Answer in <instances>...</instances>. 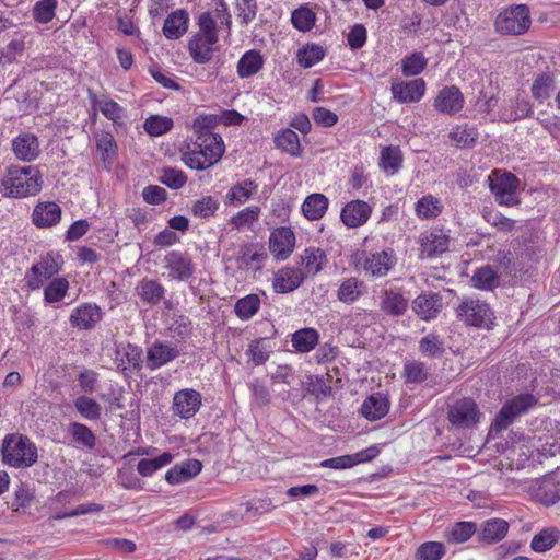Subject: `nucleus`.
<instances>
[{
    "label": "nucleus",
    "mask_w": 560,
    "mask_h": 560,
    "mask_svg": "<svg viewBox=\"0 0 560 560\" xmlns=\"http://www.w3.org/2000/svg\"><path fill=\"white\" fill-rule=\"evenodd\" d=\"M258 185L252 179H245L233 185L226 194V200L230 205L238 206L246 202L256 190Z\"/></svg>",
    "instance_id": "nucleus-38"
},
{
    "label": "nucleus",
    "mask_w": 560,
    "mask_h": 560,
    "mask_svg": "<svg viewBox=\"0 0 560 560\" xmlns=\"http://www.w3.org/2000/svg\"><path fill=\"white\" fill-rule=\"evenodd\" d=\"M537 402V398L529 393L520 394L506 400L491 423L489 433L497 435L506 430L516 418L526 413L532 407L536 406Z\"/></svg>",
    "instance_id": "nucleus-5"
},
{
    "label": "nucleus",
    "mask_w": 560,
    "mask_h": 560,
    "mask_svg": "<svg viewBox=\"0 0 560 560\" xmlns=\"http://www.w3.org/2000/svg\"><path fill=\"white\" fill-rule=\"evenodd\" d=\"M303 260L308 272L316 275L323 269L326 261V254L320 248H307L304 252Z\"/></svg>",
    "instance_id": "nucleus-59"
},
{
    "label": "nucleus",
    "mask_w": 560,
    "mask_h": 560,
    "mask_svg": "<svg viewBox=\"0 0 560 560\" xmlns=\"http://www.w3.org/2000/svg\"><path fill=\"white\" fill-rule=\"evenodd\" d=\"M471 281L478 289L491 290L499 285V276L491 266H485L475 271Z\"/></svg>",
    "instance_id": "nucleus-45"
},
{
    "label": "nucleus",
    "mask_w": 560,
    "mask_h": 560,
    "mask_svg": "<svg viewBox=\"0 0 560 560\" xmlns=\"http://www.w3.org/2000/svg\"><path fill=\"white\" fill-rule=\"evenodd\" d=\"M456 316L467 326L491 328L493 313L489 305L478 299L465 298L456 308Z\"/></svg>",
    "instance_id": "nucleus-7"
},
{
    "label": "nucleus",
    "mask_w": 560,
    "mask_h": 560,
    "mask_svg": "<svg viewBox=\"0 0 560 560\" xmlns=\"http://www.w3.org/2000/svg\"><path fill=\"white\" fill-rule=\"evenodd\" d=\"M319 335L314 328H303L292 336V345L299 352H310L318 342Z\"/></svg>",
    "instance_id": "nucleus-41"
},
{
    "label": "nucleus",
    "mask_w": 560,
    "mask_h": 560,
    "mask_svg": "<svg viewBox=\"0 0 560 560\" xmlns=\"http://www.w3.org/2000/svg\"><path fill=\"white\" fill-rule=\"evenodd\" d=\"M380 307L387 315L401 316L407 311L408 300L397 290H385Z\"/></svg>",
    "instance_id": "nucleus-31"
},
{
    "label": "nucleus",
    "mask_w": 560,
    "mask_h": 560,
    "mask_svg": "<svg viewBox=\"0 0 560 560\" xmlns=\"http://www.w3.org/2000/svg\"><path fill=\"white\" fill-rule=\"evenodd\" d=\"M372 213L371 206L363 200H352L345 205L340 218L348 228L363 225Z\"/></svg>",
    "instance_id": "nucleus-18"
},
{
    "label": "nucleus",
    "mask_w": 560,
    "mask_h": 560,
    "mask_svg": "<svg viewBox=\"0 0 560 560\" xmlns=\"http://www.w3.org/2000/svg\"><path fill=\"white\" fill-rule=\"evenodd\" d=\"M260 209L258 207H247L231 218L230 224L234 229H241L245 224H250L258 220Z\"/></svg>",
    "instance_id": "nucleus-63"
},
{
    "label": "nucleus",
    "mask_w": 560,
    "mask_h": 560,
    "mask_svg": "<svg viewBox=\"0 0 560 560\" xmlns=\"http://www.w3.org/2000/svg\"><path fill=\"white\" fill-rule=\"evenodd\" d=\"M159 180L171 189H179L186 184L187 176L182 170L165 166L161 170Z\"/></svg>",
    "instance_id": "nucleus-54"
},
{
    "label": "nucleus",
    "mask_w": 560,
    "mask_h": 560,
    "mask_svg": "<svg viewBox=\"0 0 560 560\" xmlns=\"http://www.w3.org/2000/svg\"><path fill=\"white\" fill-rule=\"evenodd\" d=\"M389 400L382 393H374L365 398L361 406V413L370 421H376L385 417L389 410Z\"/></svg>",
    "instance_id": "nucleus-21"
},
{
    "label": "nucleus",
    "mask_w": 560,
    "mask_h": 560,
    "mask_svg": "<svg viewBox=\"0 0 560 560\" xmlns=\"http://www.w3.org/2000/svg\"><path fill=\"white\" fill-rule=\"evenodd\" d=\"M68 433L72 442L80 448L91 451L96 445V436L93 431L80 422H71L68 425Z\"/></svg>",
    "instance_id": "nucleus-33"
},
{
    "label": "nucleus",
    "mask_w": 560,
    "mask_h": 560,
    "mask_svg": "<svg viewBox=\"0 0 560 560\" xmlns=\"http://www.w3.org/2000/svg\"><path fill=\"white\" fill-rule=\"evenodd\" d=\"M201 468L202 464L200 460L188 459L171 468L165 475V480L171 485H179L197 476Z\"/></svg>",
    "instance_id": "nucleus-22"
},
{
    "label": "nucleus",
    "mask_w": 560,
    "mask_h": 560,
    "mask_svg": "<svg viewBox=\"0 0 560 560\" xmlns=\"http://www.w3.org/2000/svg\"><path fill=\"white\" fill-rule=\"evenodd\" d=\"M199 31L188 42V51L192 60L203 65L212 59L213 46L219 40V27L211 12L198 16Z\"/></svg>",
    "instance_id": "nucleus-2"
},
{
    "label": "nucleus",
    "mask_w": 560,
    "mask_h": 560,
    "mask_svg": "<svg viewBox=\"0 0 560 560\" xmlns=\"http://www.w3.org/2000/svg\"><path fill=\"white\" fill-rule=\"evenodd\" d=\"M259 296L255 293H250L236 301L234 312L240 319L248 320L259 311Z\"/></svg>",
    "instance_id": "nucleus-42"
},
{
    "label": "nucleus",
    "mask_w": 560,
    "mask_h": 560,
    "mask_svg": "<svg viewBox=\"0 0 560 560\" xmlns=\"http://www.w3.org/2000/svg\"><path fill=\"white\" fill-rule=\"evenodd\" d=\"M221 118L215 114H201L192 124L194 132L197 137L206 138L207 136H220L214 133L212 130L219 125Z\"/></svg>",
    "instance_id": "nucleus-44"
},
{
    "label": "nucleus",
    "mask_w": 560,
    "mask_h": 560,
    "mask_svg": "<svg viewBox=\"0 0 560 560\" xmlns=\"http://www.w3.org/2000/svg\"><path fill=\"white\" fill-rule=\"evenodd\" d=\"M509 528V523L503 518L487 520L481 525L479 540L487 544L498 542L506 536Z\"/></svg>",
    "instance_id": "nucleus-29"
},
{
    "label": "nucleus",
    "mask_w": 560,
    "mask_h": 560,
    "mask_svg": "<svg viewBox=\"0 0 560 560\" xmlns=\"http://www.w3.org/2000/svg\"><path fill=\"white\" fill-rule=\"evenodd\" d=\"M555 89V80L550 74H540L538 75L532 85V94L533 97L542 103L545 100L549 98L551 92Z\"/></svg>",
    "instance_id": "nucleus-47"
},
{
    "label": "nucleus",
    "mask_w": 560,
    "mask_h": 560,
    "mask_svg": "<svg viewBox=\"0 0 560 560\" xmlns=\"http://www.w3.org/2000/svg\"><path fill=\"white\" fill-rule=\"evenodd\" d=\"M200 406V393L191 388H185L175 393L172 409L176 416L189 419L196 415Z\"/></svg>",
    "instance_id": "nucleus-13"
},
{
    "label": "nucleus",
    "mask_w": 560,
    "mask_h": 560,
    "mask_svg": "<svg viewBox=\"0 0 560 560\" xmlns=\"http://www.w3.org/2000/svg\"><path fill=\"white\" fill-rule=\"evenodd\" d=\"M428 59L420 51L406 56L401 60L402 74L406 77H413L421 73L427 67Z\"/></svg>",
    "instance_id": "nucleus-51"
},
{
    "label": "nucleus",
    "mask_w": 560,
    "mask_h": 560,
    "mask_svg": "<svg viewBox=\"0 0 560 560\" xmlns=\"http://www.w3.org/2000/svg\"><path fill=\"white\" fill-rule=\"evenodd\" d=\"M420 253L423 257H435L448 248V237L440 232H425L419 237Z\"/></svg>",
    "instance_id": "nucleus-20"
},
{
    "label": "nucleus",
    "mask_w": 560,
    "mask_h": 560,
    "mask_svg": "<svg viewBox=\"0 0 560 560\" xmlns=\"http://www.w3.org/2000/svg\"><path fill=\"white\" fill-rule=\"evenodd\" d=\"M560 538V532L556 527H548L536 534L530 542V547L536 552L550 550Z\"/></svg>",
    "instance_id": "nucleus-40"
},
{
    "label": "nucleus",
    "mask_w": 560,
    "mask_h": 560,
    "mask_svg": "<svg viewBox=\"0 0 560 560\" xmlns=\"http://www.w3.org/2000/svg\"><path fill=\"white\" fill-rule=\"evenodd\" d=\"M402 156L400 150L395 147H386L381 151V166L384 171L395 174L401 166Z\"/></svg>",
    "instance_id": "nucleus-55"
},
{
    "label": "nucleus",
    "mask_w": 560,
    "mask_h": 560,
    "mask_svg": "<svg viewBox=\"0 0 560 560\" xmlns=\"http://www.w3.org/2000/svg\"><path fill=\"white\" fill-rule=\"evenodd\" d=\"M60 256L47 253L39 261L34 264L26 273V283L31 290L39 289L47 279L60 271Z\"/></svg>",
    "instance_id": "nucleus-9"
},
{
    "label": "nucleus",
    "mask_w": 560,
    "mask_h": 560,
    "mask_svg": "<svg viewBox=\"0 0 560 560\" xmlns=\"http://www.w3.org/2000/svg\"><path fill=\"white\" fill-rule=\"evenodd\" d=\"M136 291L140 300L148 305H158L165 295V288L160 282L151 279L140 281Z\"/></svg>",
    "instance_id": "nucleus-32"
},
{
    "label": "nucleus",
    "mask_w": 560,
    "mask_h": 560,
    "mask_svg": "<svg viewBox=\"0 0 560 560\" xmlns=\"http://www.w3.org/2000/svg\"><path fill=\"white\" fill-rule=\"evenodd\" d=\"M366 292L364 281L357 277L345 279L337 290V298L345 304H353Z\"/></svg>",
    "instance_id": "nucleus-30"
},
{
    "label": "nucleus",
    "mask_w": 560,
    "mask_h": 560,
    "mask_svg": "<svg viewBox=\"0 0 560 560\" xmlns=\"http://www.w3.org/2000/svg\"><path fill=\"white\" fill-rule=\"evenodd\" d=\"M56 0H39L34 4L33 18L36 22L46 24L55 18Z\"/></svg>",
    "instance_id": "nucleus-58"
},
{
    "label": "nucleus",
    "mask_w": 560,
    "mask_h": 560,
    "mask_svg": "<svg viewBox=\"0 0 560 560\" xmlns=\"http://www.w3.org/2000/svg\"><path fill=\"white\" fill-rule=\"evenodd\" d=\"M325 57V49L317 44H307L300 48L296 54L298 62L307 69L319 62Z\"/></svg>",
    "instance_id": "nucleus-43"
},
{
    "label": "nucleus",
    "mask_w": 560,
    "mask_h": 560,
    "mask_svg": "<svg viewBox=\"0 0 560 560\" xmlns=\"http://www.w3.org/2000/svg\"><path fill=\"white\" fill-rule=\"evenodd\" d=\"M40 172L33 166L16 167L0 183V191L4 197L22 198L36 195L42 188Z\"/></svg>",
    "instance_id": "nucleus-3"
},
{
    "label": "nucleus",
    "mask_w": 560,
    "mask_h": 560,
    "mask_svg": "<svg viewBox=\"0 0 560 560\" xmlns=\"http://www.w3.org/2000/svg\"><path fill=\"white\" fill-rule=\"evenodd\" d=\"M143 127L150 136L159 137L172 129L173 120L165 116L152 115L145 119Z\"/></svg>",
    "instance_id": "nucleus-53"
},
{
    "label": "nucleus",
    "mask_w": 560,
    "mask_h": 560,
    "mask_svg": "<svg viewBox=\"0 0 560 560\" xmlns=\"http://www.w3.org/2000/svg\"><path fill=\"white\" fill-rule=\"evenodd\" d=\"M424 91L425 82L423 79L392 84L393 97L401 104L419 102L424 95Z\"/></svg>",
    "instance_id": "nucleus-16"
},
{
    "label": "nucleus",
    "mask_w": 560,
    "mask_h": 560,
    "mask_svg": "<svg viewBox=\"0 0 560 560\" xmlns=\"http://www.w3.org/2000/svg\"><path fill=\"white\" fill-rule=\"evenodd\" d=\"M520 180L512 173H504L490 183V190L495 201L503 206H514L520 202L516 195Z\"/></svg>",
    "instance_id": "nucleus-10"
},
{
    "label": "nucleus",
    "mask_w": 560,
    "mask_h": 560,
    "mask_svg": "<svg viewBox=\"0 0 560 560\" xmlns=\"http://www.w3.org/2000/svg\"><path fill=\"white\" fill-rule=\"evenodd\" d=\"M219 201L212 196H205L191 206V213L201 219L212 217L219 209Z\"/></svg>",
    "instance_id": "nucleus-56"
},
{
    "label": "nucleus",
    "mask_w": 560,
    "mask_h": 560,
    "mask_svg": "<svg viewBox=\"0 0 560 560\" xmlns=\"http://www.w3.org/2000/svg\"><path fill=\"white\" fill-rule=\"evenodd\" d=\"M463 105L464 96L460 90L455 85L443 88L434 101L435 109L442 114L448 115L458 113L463 108Z\"/></svg>",
    "instance_id": "nucleus-17"
},
{
    "label": "nucleus",
    "mask_w": 560,
    "mask_h": 560,
    "mask_svg": "<svg viewBox=\"0 0 560 560\" xmlns=\"http://www.w3.org/2000/svg\"><path fill=\"white\" fill-rule=\"evenodd\" d=\"M295 246L294 232L289 226H280L271 232L269 237V250L278 259H287Z\"/></svg>",
    "instance_id": "nucleus-12"
},
{
    "label": "nucleus",
    "mask_w": 560,
    "mask_h": 560,
    "mask_svg": "<svg viewBox=\"0 0 560 560\" xmlns=\"http://www.w3.org/2000/svg\"><path fill=\"white\" fill-rule=\"evenodd\" d=\"M315 21L316 14L307 7H300L291 15L293 26L301 32L310 31L314 26Z\"/></svg>",
    "instance_id": "nucleus-50"
},
{
    "label": "nucleus",
    "mask_w": 560,
    "mask_h": 560,
    "mask_svg": "<svg viewBox=\"0 0 560 560\" xmlns=\"http://www.w3.org/2000/svg\"><path fill=\"white\" fill-rule=\"evenodd\" d=\"M445 546L440 541H425L416 550L417 560H441L445 555Z\"/></svg>",
    "instance_id": "nucleus-48"
},
{
    "label": "nucleus",
    "mask_w": 560,
    "mask_h": 560,
    "mask_svg": "<svg viewBox=\"0 0 560 560\" xmlns=\"http://www.w3.org/2000/svg\"><path fill=\"white\" fill-rule=\"evenodd\" d=\"M477 530V526L472 522H458L450 532V540L454 542L467 541Z\"/></svg>",
    "instance_id": "nucleus-62"
},
{
    "label": "nucleus",
    "mask_w": 560,
    "mask_h": 560,
    "mask_svg": "<svg viewBox=\"0 0 560 560\" xmlns=\"http://www.w3.org/2000/svg\"><path fill=\"white\" fill-rule=\"evenodd\" d=\"M257 9L256 0H236L237 16L244 25H248L256 18Z\"/></svg>",
    "instance_id": "nucleus-64"
},
{
    "label": "nucleus",
    "mask_w": 560,
    "mask_h": 560,
    "mask_svg": "<svg viewBox=\"0 0 560 560\" xmlns=\"http://www.w3.org/2000/svg\"><path fill=\"white\" fill-rule=\"evenodd\" d=\"M165 268L170 270L168 276L178 281L188 280L194 273V266L190 257L180 252H170L164 257Z\"/></svg>",
    "instance_id": "nucleus-14"
},
{
    "label": "nucleus",
    "mask_w": 560,
    "mask_h": 560,
    "mask_svg": "<svg viewBox=\"0 0 560 560\" xmlns=\"http://www.w3.org/2000/svg\"><path fill=\"white\" fill-rule=\"evenodd\" d=\"M74 407L88 420H97L101 417L102 407L93 398L80 396L74 400Z\"/></svg>",
    "instance_id": "nucleus-52"
},
{
    "label": "nucleus",
    "mask_w": 560,
    "mask_h": 560,
    "mask_svg": "<svg viewBox=\"0 0 560 560\" xmlns=\"http://www.w3.org/2000/svg\"><path fill=\"white\" fill-rule=\"evenodd\" d=\"M61 218V209L55 202H44L37 205L32 214L33 223L38 228H49L56 225Z\"/></svg>",
    "instance_id": "nucleus-26"
},
{
    "label": "nucleus",
    "mask_w": 560,
    "mask_h": 560,
    "mask_svg": "<svg viewBox=\"0 0 560 560\" xmlns=\"http://www.w3.org/2000/svg\"><path fill=\"white\" fill-rule=\"evenodd\" d=\"M530 24L529 9L526 4H514L503 9L494 20L495 32L509 36L525 34Z\"/></svg>",
    "instance_id": "nucleus-6"
},
{
    "label": "nucleus",
    "mask_w": 560,
    "mask_h": 560,
    "mask_svg": "<svg viewBox=\"0 0 560 560\" xmlns=\"http://www.w3.org/2000/svg\"><path fill=\"white\" fill-rule=\"evenodd\" d=\"M264 66V58L258 50L246 51L237 62V74L240 78H249L260 71Z\"/></svg>",
    "instance_id": "nucleus-34"
},
{
    "label": "nucleus",
    "mask_w": 560,
    "mask_h": 560,
    "mask_svg": "<svg viewBox=\"0 0 560 560\" xmlns=\"http://www.w3.org/2000/svg\"><path fill=\"white\" fill-rule=\"evenodd\" d=\"M188 13L185 10L172 12L164 21L163 34L168 39L180 38L188 30Z\"/></svg>",
    "instance_id": "nucleus-28"
},
{
    "label": "nucleus",
    "mask_w": 560,
    "mask_h": 560,
    "mask_svg": "<svg viewBox=\"0 0 560 560\" xmlns=\"http://www.w3.org/2000/svg\"><path fill=\"white\" fill-rule=\"evenodd\" d=\"M450 137L463 147H471L477 141V130L468 125L457 126L451 133Z\"/></svg>",
    "instance_id": "nucleus-61"
},
{
    "label": "nucleus",
    "mask_w": 560,
    "mask_h": 560,
    "mask_svg": "<svg viewBox=\"0 0 560 560\" xmlns=\"http://www.w3.org/2000/svg\"><path fill=\"white\" fill-rule=\"evenodd\" d=\"M304 281V273L295 268L279 269L272 280V288L277 293H289L298 289Z\"/></svg>",
    "instance_id": "nucleus-19"
},
{
    "label": "nucleus",
    "mask_w": 560,
    "mask_h": 560,
    "mask_svg": "<svg viewBox=\"0 0 560 560\" xmlns=\"http://www.w3.org/2000/svg\"><path fill=\"white\" fill-rule=\"evenodd\" d=\"M415 210L421 219H433L442 212V206L438 198L427 195L417 201Z\"/></svg>",
    "instance_id": "nucleus-46"
},
{
    "label": "nucleus",
    "mask_w": 560,
    "mask_h": 560,
    "mask_svg": "<svg viewBox=\"0 0 560 560\" xmlns=\"http://www.w3.org/2000/svg\"><path fill=\"white\" fill-rule=\"evenodd\" d=\"M12 149L18 159L34 161L39 154L38 139L32 133H22L12 141Z\"/></svg>",
    "instance_id": "nucleus-23"
},
{
    "label": "nucleus",
    "mask_w": 560,
    "mask_h": 560,
    "mask_svg": "<svg viewBox=\"0 0 560 560\" xmlns=\"http://www.w3.org/2000/svg\"><path fill=\"white\" fill-rule=\"evenodd\" d=\"M88 93L92 105L97 106L107 119H110L114 122H117L119 119H121L124 109L117 102L108 98L105 95L98 97L95 93L92 92L91 89L88 90Z\"/></svg>",
    "instance_id": "nucleus-35"
},
{
    "label": "nucleus",
    "mask_w": 560,
    "mask_h": 560,
    "mask_svg": "<svg viewBox=\"0 0 560 560\" xmlns=\"http://www.w3.org/2000/svg\"><path fill=\"white\" fill-rule=\"evenodd\" d=\"M328 208V199L323 194L310 195L302 205V211L308 220L320 219Z\"/></svg>",
    "instance_id": "nucleus-37"
},
{
    "label": "nucleus",
    "mask_w": 560,
    "mask_h": 560,
    "mask_svg": "<svg viewBox=\"0 0 560 560\" xmlns=\"http://www.w3.org/2000/svg\"><path fill=\"white\" fill-rule=\"evenodd\" d=\"M3 462L15 468L30 467L36 463V445L23 435H8L2 446Z\"/></svg>",
    "instance_id": "nucleus-4"
},
{
    "label": "nucleus",
    "mask_w": 560,
    "mask_h": 560,
    "mask_svg": "<svg viewBox=\"0 0 560 560\" xmlns=\"http://www.w3.org/2000/svg\"><path fill=\"white\" fill-rule=\"evenodd\" d=\"M362 255V269L374 278L387 276L388 271L396 264V259L392 250H381L375 253L363 252Z\"/></svg>",
    "instance_id": "nucleus-11"
},
{
    "label": "nucleus",
    "mask_w": 560,
    "mask_h": 560,
    "mask_svg": "<svg viewBox=\"0 0 560 560\" xmlns=\"http://www.w3.org/2000/svg\"><path fill=\"white\" fill-rule=\"evenodd\" d=\"M480 410L471 398H460L447 406V419L458 429L476 425L480 420Z\"/></svg>",
    "instance_id": "nucleus-8"
},
{
    "label": "nucleus",
    "mask_w": 560,
    "mask_h": 560,
    "mask_svg": "<svg viewBox=\"0 0 560 560\" xmlns=\"http://www.w3.org/2000/svg\"><path fill=\"white\" fill-rule=\"evenodd\" d=\"M419 351L423 355L438 358L444 353V343L439 335L428 334L420 339Z\"/></svg>",
    "instance_id": "nucleus-49"
},
{
    "label": "nucleus",
    "mask_w": 560,
    "mask_h": 560,
    "mask_svg": "<svg viewBox=\"0 0 560 560\" xmlns=\"http://www.w3.org/2000/svg\"><path fill=\"white\" fill-rule=\"evenodd\" d=\"M117 354H121L118 368L121 369L122 372H140L142 370V354L143 351L140 347L127 343L121 347V350H117Z\"/></svg>",
    "instance_id": "nucleus-27"
},
{
    "label": "nucleus",
    "mask_w": 560,
    "mask_h": 560,
    "mask_svg": "<svg viewBox=\"0 0 560 560\" xmlns=\"http://www.w3.org/2000/svg\"><path fill=\"white\" fill-rule=\"evenodd\" d=\"M224 151L225 145L221 136L197 137L192 147L187 145L182 160L189 168L203 171L218 163Z\"/></svg>",
    "instance_id": "nucleus-1"
},
{
    "label": "nucleus",
    "mask_w": 560,
    "mask_h": 560,
    "mask_svg": "<svg viewBox=\"0 0 560 560\" xmlns=\"http://www.w3.org/2000/svg\"><path fill=\"white\" fill-rule=\"evenodd\" d=\"M404 376L407 383L419 384L428 378V372L423 362L411 361L405 363Z\"/></svg>",
    "instance_id": "nucleus-60"
},
{
    "label": "nucleus",
    "mask_w": 560,
    "mask_h": 560,
    "mask_svg": "<svg viewBox=\"0 0 560 560\" xmlns=\"http://www.w3.org/2000/svg\"><path fill=\"white\" fill-rule=\"evenodd\" d=\"M441 300L438 293L421 294L412 301V310L422 319L430 320L440 312Z\"/></svg>",
    "instance_id": "nucleus-25"
},
{
    "label": "nucleus",
    "mask_w": 560,
    "mask_h": 560,
    "mask_svg": "<svg viewBox=\"0 0 560 560\" xmlns=\"http://www.w3.org/2000/svg\"><path fill=\"white\" fill-rule=\"evenodd\" d=\"M96 149L102 155L105 167L109 170L118 150L114 136L110 132H102L96 139Z\"/></svg>",
    "instance_id": "nucleus-39"
},
{
    "label": "nucleus",
    "mask_w": 560,
    "mask_h": 560,
    "mask_svg": "<svg viewBox=\"0 0 560 560\" xmlns=\"http://www.w3.org/2000/svg\"><path fill=\"white\" fill-rule=\"evenodd\" d=\"M101 318L102 313L97 305L84 304L72 312L70 323L79 329H91Z\"/></svg>",
    "instance_id": "nucleus-24"
},
{
    "label": "nucleus",
    "mask_w": 560,
    "mask_h": 560,
    "mask_svg": "<svg viewBox=\"0 0 560 560\" xmlns=\"http://www.w3.org/2000/svg\"><path fill=\"white\" fill-rule=\"evenodd\" d=\"M179 355L176 347L162 341H155L147 349V366L154 371L168 362L175 360Z\"/></svg>",
    "instance_id": "nucleus-15"
},
{
    "label": "nucleus",
    "mask_w": 560,
    "mask_h": 560,
    "mask_svg": "<svg viewBox=\"0 0 560 560\" xmlns=\"http://www.w3.org/2000/svg\"><path fill=\"white\" fill-rule=\"evenodd\" d=\"M69 288V282L66 278H56L49 282L45 288L44 298L47 303H57L61 301Z\"/></svg>",
    "instance_id": "nucleus-57"
},
{
    "label": "nucleus",
    "mask_w": 560,
    "mask_h": 560,
    "mask_svg": "<svg viewBox=\"0 0 560 560\" xmlns=\"http://www.w3.org/2000/svg\"><path fill=\"white\" fill-rule=\"evenodd\" d=\"M275 144L278 149L287 152L292 156H300L302 148L299 136L290 128L283 129L275 136Z\"/></svg>",
    "instance_id": "nucleus-36"
}]
</instances>
